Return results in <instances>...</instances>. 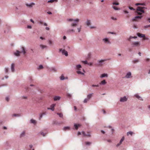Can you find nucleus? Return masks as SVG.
I'll list each match as a JSON object with an SVG mask.
<instances>
[{
    "label": "nucleus",
    "instance_id": "nucleus-56",
    "mask_svg": "<svg viewBox=\"0 0 150 150\" xmlns=\"http://www.w3.org/2000/svg\"><path fill=\"white\" fill-rule=\"evenodd\" d=\"M92 64H93L92 63L90 62V63H88V65H89V66H91L92 65Z\"/></svg>",
    "mask_w": 150,
    "mask_h": 150
},
{
    "label": "nucleus",
    "instance_id": "nucleus-29",
    "mask_svg": "<svg viewBox=\"0 0 150 150\" xmlns=\"http://www.w3.org/2000/svg\"><path fill=\"white\" fill-rule=\"evenodd\" d=\"M81 65L80 64L77 65L76 66V68L77 69H79L81 68Z\"/></svg>",
    "mask_w": 150,
    "mask_h": 150
},
{
    "label": "nucleus",
    "instance_id": "nucleus-3",
    "mask_svg": "<svg viewBox=\"0 0 150 150\" xmlns=\"http://www.w3.org/2000/svg\"><path fill=\"white\" fill-rule=\"evenodd\" d=\"M131 45L132 47H138L140 46V43L138 41L132 42L131 43Z\"/></svg>",
    "mask_w": 150,
    "mask_h": 150
},
{
    "label": "nucleus",
    "instance_id": "nucleus-6",
    "mask_svg": "<svg viewBox=\"0 0 150 150\" xmlns=\"http://www.w3.org/2000/svg\"><path fill=\"white\" fill-rule=\"evenodd\" d=\"M105 61H106V59H101L98 60V61L97 65L99 66H101L103 65V62Z\"/></svg>",
    "mask_w": 150,
    "mask_h": 150
},
{
    "label": "nucleus",
    "instance_id": "nucleus-63",
    "mask_svg": "<svg viewBox=\"0 0 150 150\" xmlns=\"http://www.w3.org/2000/svg\"><path fill=\"white\" fill-rule=\"evenodd\" d=\"M121 144H120L119 143H118L117 144V145H116V146L117 147H118Z\"/></svg>",
    "mask_w": 150,
    "mask_h": 150
},
{
    "label": "nucleus",
    "instance_id": "nucleus-36",
    "mask_svg": "<svg viewBox=\"0 0 150 150\" xmlns=\"http://www.w3.org/2000/svg\"><path fill=\"white\" fill-rule=\"evenodd\" d=\"M133 134V132L131 131L128 132L127 133V135H129V134H130L132 136Z\"/></svg>",
    "mask_w": 150,
    "mask_h": 150
},
{
    "label": "nucleus",
    "instance_id": "nucleus-58",
    "mask_svg": "<svg viewBox=\"0 0 150 150\" xmlns=\"http://www.w3.org/2000/svg\"><path fill=\"white\" fill-rule=\"evenodd\" d=\"M101 133H102L103 134H104L105 133V131L103 130H101Z\"/></svg>",
    "mask_w": 150,
    "mask_h": 150
},
{
    "label": "nucleus",
    "instance_id": "nucleus-64",
    "mask_svg": "<svg viewBox=\"0 0 150 150\" xmlns=\"http://www.w3.org/2000/svg\"><path fill=\"white\" fill-rule=\"evenodd\" d=\"M3 129H7V127L5 126H4L3 127Z\"/></svg>",
    "mask_w": 150,
    "mask_h": 150
},
{
    "label": "nucleus",
    "instance_id": "nucleus-30",
    "mask_svg": "<svg viewBox=\"0 0 150 150\" xmlns=\"http://www.w3.org/2000/svg\"><path fill=\"white\" fill-rule=\"evenodd\" d=\"M35 5V4L33 3H32L31 4H26L27 6H28L30 7H32L33 5Z\"/></svg>",
    "mask_w": 150,
    "mask_h": 150
},
{
    "label": "nucleus",
    "instance_id": "nucleus-32",
    "mask_svg": "<svg viewBox=\"0 0 150 150\" xmlns=\"http://www.w3.org/2000/svg\"><path fill=\"white\" fill-rule=\"evenodd\" d=\"M40 133L42 135L43 137H45L46 134V133H44L43 132H40Z\"/></svg>",
    "mask_w": 150,
    "mask_h": 150
},
{
    "label": "nucleus",
    "instance_id": "nucleus-51",
    "mask_svg": "<svg viewBox=\"0 0 150 150\" xmlns=\"http://www.w3.org/2000/svg\"><path fill=\"white\" fill-rule=\"evenodd\" d=\"M129 9L131 10H135V9H134L133 7H131L130 6H129Z\"/></svg>",
    "mask_w": 150,
    "mask_h": 150
},
{
    "label": "nucleus",
    "instance_id": "nucleus-53",
    "mask_svg": "<svg viewBox=\"0 0 150 150\" xmlns=\"http://www.w3.org/2000/svg\"><path fill=\"white\" fill-rule=\"evenodd\" d=\"M82 134L84 136H86V134L85 133V132H84L83 131V132H82Z\"/></svg>",
    "mask_w": 150,
    "mask_h": 150
},
{
    "label": "nucleus",
    "instance_id": "nucleus-14",
    "mask_svg": "<svg viewBox=\"0 0 150 150\" xmlns=\"http://www.w3.org/2000/svg\"><path fill=\"white\" fill-rule=\"evenodd\" d=\"M40 46L42 50L44 49H47L48 47L47 46L42 45H40Z\"/></svg>",
    "mask_w": 150,
    "mask_h": 150
},
{
    "label": "nucleus",
    "instance_id": "nucleus-61",
    "mask_svg": "<svg viewBox=\"0 0 150 150\" xmlns=\"http://www.w3.org/2000/svg\"><path fill=\"white\" fill-rule=\"evenodd\" d=\"M45 29H46L47 30H50V28L48 27H46V28H45Z\"/></svg>",
    "mask_w": 150,
    "mask_h": 150
},
{
    "label": "nucleus",
    "instance_id": "nucleus-44",
    "mask_svg": "<svg viewBox=\"0 0 150 150\" xmlns=\"http://www.w3.org/2000/svg\"><path fill=\"white\" fill-rule=\"evenodd\" d=\"M82 62L84 64H88L87 61L86 60H85L84 61H82Z\"/></svg>",
    "mask_w": 150,
    "mask_h": 150
},
{
    "label": "nucleus",
    "instance_id": "nucleus-2",
    "mask_svg": "<svg viewBox=\"0 0 150 150\" xmlns=\"http://www.w3.org/2000/svg\"><path fill=\"white\" fill-rule=\"evenodd\" d=\"M68 21H72L73 22L71 24V26H75L77 25L78 22L79 21V19H69L67 20Z\"/></svg>",
    "mask_w": 150,
    "mask_h": 150
},
{
    "label": "nucleus",
    "instance_id": "nucleus-48",
    "mask_svg": "<svg viewBox=\"0 0 150 150\" xmlns=\"http://www.w3.org/2000/svg\"><path fill=\"white\" fill-rule=\"evenodd\" d=\"M144 5V4H140V3H137L135 4V5L138 6L139 5Z\"/></svg>",
    "mask_w": 150,
    "mask_h": 150
},
{
    "label": "nucleus",
    "instance_id": "nucleus-8",
    "mask_svg": "<svg viewBox=\"0 0 150 150\" xmlns=\"http://www.w3.org/2000/svg\"><path fill=\"white\" fill-rule=\"evenodd\" d=\"M127 98L125 96H124L123 97H121L120 98V101L121 102L126 101L127 100Z\"/></svg>",
    "mask_w": 150,
    "mask_h": 150
},
{
    "label": "nucleus",
    "instance_id": "nucleus-38",
    "mask_svg": "<svg viewBox=\"0 0 150 150\" xmlns=\"http://www.w3.org/2000/svg\"><path fill=\"white\" fill-rule=\"evenodd\" d=\"M57 0H50L48 1V3H52L54 1H57Z\"/></svg>",
    "mask_w": 150,
    "mask_h": 150
},
{
    "label": "nucleus",
    "instance_id": "nucleus-9",
    "mask_svg": "<svg viewBox=\"0 0 150 150\" xmlns=\"http://www.w3.org/2000/svg\"><path fill=\"white\" fill-rule=\"evenodd\" d=\"M25 131H23L20 134L19 137L20 138H22L25 137Z\"/></svg>",
    "mask_w": 150,
    "mask_h": 150
},
{
    "label": "nucleus",
    "instance_id": "nucleus-26",
    "mask_svg": "<svg viewBox=\"0 0 150 150\" xmlns=\"http://www.w3.org/2000/svg\"><path fill=\"white\" fill-rule=\"evenodd\" d=\"M48 43L50 45H52L53 43V41H52L50 39H49L48 40Z\"/></svg>",
    "mask_w": 150,
    "mask_h": 150
},
{
    "label": "nucleus",
    "instance_id": "nucleus-22",
    "mask_svg": "<svg viewBox=\"0 0 150 150\" xmlns=\"http://www.w3.org/2000/svg\"><path fill=\"white\" fill-rule=\"evenodd\" d=\"M60 98V97L59 96H55L54 98V101H57L59 100Z\"/></svg>",
    "mask_w": 150,
    "mask_h": 150
},
{
    "label": "nucleus",
    "instance_id": "nucleus-25",
    "mask_svg": "<svg viewBox=\"0 0 150 150\" xmlns=\"http://www.w3.org/2000/svg\"><path fill=\"white\" fill-rule=\"evenodd\" d=\"M70 127H64L63 128V130L64 131H66L67 130H69L70 129Z\"/></svg>",
    "mask_w": 150,
    "mask_h": 150
},
{
    "label": "nucleus",
    "instance_id": "nucleus-7",
    "mask_svg": "<svg viewBox=\"0 0 150 150\" xmlns=\"http://www.w3.org/2000/svg\"><path fill=\"white\" fill-rule=\"evenodd\" d=\"M131 73L129 71L127 72L125 76V78L127 79L129 78L132 77Z\"/></svg>",
    "mask_w": 150,
    "mask_h": 150
},
{
    "label": "nucleus",
    "instance_id": "nucleus-18",
    "mask_svg": "<svg viewBox=\"0 0 150 150\" xmlns=\"http://www.w3.org/2000/svg\"><path fill=\"white\" fill-rule=\"evenodd\" d=\"M22 50L21 52H20L21 53H22L24 54H25L26 53V52L25 51V49L24 47H22Z\"/></svg>",
    "mask_w": 150,
    "mask_h": 150
},
{
    "label": "nucleus",
    "instance_id": "nucleus-17",
    "mask_svg": "<svg viewBox=\"0 0 150 150\" xmlns=\"http://www.w3.org/2000/svg\"><path fill=\"white\" fill-rule=\"evenodd\" d=\"M56 105V104H52L51 106V110L52 111H54V107Z\"/></svg>",
    "mask_w": 150,
    "mask_h": 150
},
{
    "label": "nucleus",
    "instance_id": "nucleus-60",
    "mask_svg": "<svg viewBox=\"0 0 150 150\" xmlns=\"http://www.w3.org/2000/svg\"><path fill=\"white\" fill-rule=\"evenodd\" d=\"M102 111H103L104 114H106V112H105V111L103 109L102 110Z\"/></svg>",
    "mask_w": 150,
    "mask_h": 150
},
{
    "label": "nucleus",
    "instance_id": "nucleus-42",
    "mask_svg": "<svg viewBox=\"0 0 150 150\" xmlns=\"http://www.w3.org/2000/svg\"><path fill=\"white\" fill-rule=\"evenodd\" d=\"M71 32H74V30H73L72 29L71 30H69L67 31V32L68 33H70Z\"/></svg>",
    "mask_w": 150,
    "mask_h": 150
},
{
    "label": "nucleus",
    "instance_id": "nucleus-10",
    "mask_svg": "<svg viewBox=\"0 0 150 150\" xmlns=\"http://www.w3.org/2000/svg\"><path fill=\"white\" fill-rule=\"evenodd\" d=\"M46 115V112H43L42 113H40L39 115V120H40L42 118V117L43 116L45 115Z\"/></svg>",
    "mask_w": 150,
    "mask_h": 150
},
{
    "label": "nucleus",
    "instance_id": "nucleus-47",
    "mask_svg": "<svg viewBox=\"0 0 150 150\" xmlns=\"http://www.w3.org/2000/svg\"><path fill=\"white\" fill-rule=\"evenodd\" d=\"M113 5H117L119 4V3L118 2L116 3V2H113L112 3Z\"/></svg>",
    "mask_w": 150,
    "mask_h": 150
},
{
    "label": "nucleus",
    "instance_id": "nucleus-11",
    "mask_svg": "<svg viewBox=\"0 0 150 150\" xmlns=\"http://www.w3.org/2000/svg\"><path fill=\"white\" fill-rule=\"evenodd\" d=\"M134 96H135L139 100H143V99L142 98V97L140 96L138 94H135L134 95Z\"/></svg>",
    "mask_w": 150,
    "mask_h": 150
},
{
    "label": "nucleus",
    "instance_id": "nucleus-34",
    "mask_svg": "<svg viewBox=\"0 0 150 150\" xmlns=\"http://www.w3.org/2000/svg\"><path fill=\"white\" fill-rule=\"evenodd\" d=\"M77 73L78 74H82L83 75H84V74L83 73L79 71H77Z\"/></svg>",
    "mask_w": 150,
    "mask_h": 150
},
{
    "label": "nucleus",
    "instance_id": "nucleus-59",
    "mask_svg": "<svg viewBox=\"0 0 150 150\" xmlns=\"http://www.w3.org/2000/svg\"><path fill=\"white\" fill-rule=\"evenodd\" d=\"M27 28H30V29H31V28H32V27L30 25H28V26H27Z\"/></svg>",
    "mask_w": 150,
    "mask_h": 150
},
{
    "label": "nucleus",
    "instance_id": "nucleus-1",
    "mask_svg": "<svg viewBox=\"0 0 150 150\" xmlns=\"http://www.w3.org/2000/svg\"><path fill=\"white\" fill-rule=\"evenodd\" d=\"M144 8H145L144 7H140L138 6L137 7L136 11V13L140 16H136L132 18V21L133 22H138L139 21V20L141 19L143 17V16H142V13H144V11L143 9Z\"/></svg>",
    "mask_w": 150,
    "mask_h": 150
},
{
    "label": "nucleus",
    "instance_id": "nucleus-23",
    "mask_svg": "<svg viewBox=\"0 0 150 150\" xmlns=\"http://www.w3.org/2000/svg\"><path fill=\"white\" fill-rule=\"evenodd\" d=\"M80 125L79 124H74V127H75V129L76 130H77L78 129L79 127L80 126Z\"/></svg>",
    "mask_w": 150,
    "mask_h": 150
},
{
    "label": "nucleus",
    "instance_id": "nucleus-12",
    "mask_svg": "<svg viewBox=\"0 0 150 150\" xmlns=\"http://www.w3.org/2000/svg\"><path fill=\"white\" fill-rule=\"evenodd\" d=\"M15 65L14 63H12L11 65V69L12 72H14L15 71Z\"/></svg>",
    "mask_w": 150,
    "mask_h": 150
},
{
    "label": "nucleus",
    "instance_id": "nucleus-24",
    "mask_svg": "<svg viewBox=\"0 0 150 150\" xmlns=\"http://www.w3.org/2000/svg\"><path fill=\"white\" fill-rule=\"evenodd\" d=\"M107 83L105 80H103L100 83V85H105Z\"/></svg>",
    "mask_w": 150,
    "mask_h": 150
},
{
    "label": "nucleus",
    "instance_id": "nucleus-39",
    "mask_svg": "<svg viewBox=\"0 0 150 150\" xmlns=\"http://www.w3.org/2000/svg\"><path fill=\"white\" fill-rule=\"evenodd\" d=\"M60 79L61 80H63L65 79V78L63 75H62L60 77Z\"/></svg>",
    "mask_w": 150,
    "mask_h": 150
},
{
    "label": "nucleus",
    "instance_id": "nucleus-45",
    "mask_svg": "<svg viewBox=\"0 0 150 150\" xmlns=\"http://www.w3.org/2000/svg\"><path fill=\"white\" fill-rule=\"evenodd\" d=\"M112 8L115 10H118L119 9L115 6H113Z\"/></svg>",
    "mask_w": 150,
    "mask_h": 150
},
{
    "label": "nucleus",
    "instance_id": "nucleus-40",
    "mask_svg": "<svg viewBox=\"0 0 150 150\" xmlns=\"http://www.w3.org/2000/svg\"><path fill=\"white\" fill-rule=\"evenodd\" d=\"M8 68L5 67V71L6 73H7L8 72Z\"/></svg>",
    "mask_w": 150,
    "mask_h": 150
},
{
    "label": "nucleus",
    "instance_id": "nucleus-57",
    "mask_svg": "<svg viewBox=\"0 0 150 150\" xmlns=\"http://www.w3.org/2000/svg\"><path fill=\"white\" fill-rule=\"evenodd\" d=\"M81 27L77 28L78 32H79L81 30Z\"/></svg>",
    "mask_w": 150,
    "mask_h": 150
},
{
    "label": "nucleus",
    "instance_id": "nucleus-13",
    "mask_svg": "<svg viewBox=\"0 0 150 150\" xmlns=\"http://www.w3.org/2000/svg\"><path fill=\"white\" fill-rule=\"evenodd\" d=\"M21 52L18 50H17L16 52H15L14 54L16 56H20V53Z\"/></svg>",
    "mask_w": 150,
    "mask_h": 150
},
{
    "label": "nucleus",
    "instance_id": "nucleus-19",
    "mask_svg": "<svg viewBox=\"0 0 150 150\" xmlns=\"http://www.w3.org/2000/svg\"><path fill=\"white\" fill-rule=\"evenodd\" d=\"M12 117H20L22 116L21 114H13L12 115Z\"/></svg>",
    "mask_w": 150,
    "mask_h": 150
},
{
    "label": "nucleus",
    "instance_id": "nucleus-16",
    "mask_svg": "<svg viewBox=\"0 0 150 150\" xmlns=\"http://www.w3.org/2000/svg\"><path fill=\"white\" fill-rule=\"evenodd\" d=\"M138 36L140 38H145V35L144 34H141L139 33H137Z\"/></svg>",
    "mask_w": 150,
    "mask_h": 150
},
{
    "label": "nucleus",
    "instance_id": "nucleus-33",
    "mask_svg": "<svg viewBox=\"0 0 150 150\" xmlns=\"http://www.w3.org/2000/svg\"><path fill=\"white\" fill-rule=\"evenodd\" d=\"M86 24L88 26H89L91 25V21L90 20H87L86 21Z\"/></svg>",
    "mask_w": 150,
    "mask_h": 150
},
{
    "label": "nucleus",
    "instance_id": "nucleus-27",
    "mask_svg": "<svg viewBox=\"0 0 150 150\" xmlns=\"http://www.w3.org/2000/svg\"><path fill=\"white\" fill-rule=\"evenodd\" d=\"M30 122L31 123H33V124H35L36 123V121L35 120H33V119H31L30 120Z\"/></svg>",
    "mask_w": 150,
    "mask_h": 150
},
{
    "label": "nucleus",
    "instance_id": "nucleus-21",
    "mask_svg": "<svg viewBox=\"0 0 150 150\" xmlns=\"http://www.w3.org/2000/svg\"><path fill=\"white\" fill-rule=\"evenodd\" d=\"M108 75L107 74H103L100 76V77L101 78H103L105 77H108Z\"/></svg>",
    "mask_w": 150,
    "mask_h": 150
},
{
    "label": "nucleus",
    "instance_id": "nucleus-20",
    "mask_svg": "<svg viewBox=\"0 0 150 150\" xmlns=\"http://www.w3.org/2000/svg\"><path fill=\"white\" fill-rule=\"evenodd\" d=\"M50 70L51 71L54 72H56L57 71V69L55 68V67H54L50 68Z\"/></svg>",
    "mask_w": 150,
    "mask_h": 150
},
{
    "label": "nucleus",
    "instance_id": "nucleus-46",
    "mask_svg": "<svg viewBox=\"0 0 150 150\" xmlns=\"http://www.w3.org/2000/svg\"><path fill=\"white\" fill-rule=\"evenodd\" d=\"M92 86L93 87H98L99 86V85L98 84H97V85L93 84V85H92Z\"/></svg>",
    "mask_w": 150,
    "mask_h": 150
},
{
    "label": "nucleus",
    "instance_id": "nucleus-5",
    "mask_svg": "<svg viewBox=\"0 0 150 150\" xmlns=\"http://www.w3.org/2000/svg\"><path fill=\"white\" fill-rule=\"evenodd\" d=\"M103 41L105 44H110L111 42L108 38H103Z\"/></svg>",
    "mask_w": 150,
    "mask_h": 150
},
{
    "label": "nucleus",
    "instance_id": "nucleus-35",
    "mask_svg": "<svg viewBox=\"0 0 150 150\" xmlns=\"http://www.w3.org/2000/svg\"><path fill=\"white\" fill-rule=\"evenodd\" d=\"M89 100L87 98H86L84 99V100H83V102L84 103H87L88 101Z\"/></svg>",
    "mask_w": 150,
    "mask_h": 150
},
{
    "label": "nucleus",
    "instance_id": "nucleus-41",
    "mask_svg": "<svg viewBox=\"0 0 150 150\" xmlns=\"http://www.w3.org/2000/svg\"><path fill=\"white\" fill-rule=\"evenodd\" d=\"M85 144L86 145H89L91 144V143L90 142H86Z\"/></svg>",
    "mask_w": 150,
    "mask_h": 150
},
{
    "label": "nucleus",
    "instance_id": "nucleus-31",
    "mask_svg": "<svg viewBox=\"0 0 150 150\" xmlns=\"http://www.w3.org/2000/svg\"><path fill=\"white\" fill-rule=\"evenodd\" d=\"M125 139V137H123L122 138H121V140H120V142H119V143L120 144H121L122 142H123V141Z\"/></svg>",
    "mask_w": 150,
    "mask_h": 150
},
{
    "label": "nucleus",
    "instance_id": "nucleus-62",
    "mask_svg": "<svg viewBox=\"0 0 150 150\" xmlns=\"http://www.w3.org/2000/svg\"><path fill=\"white\" fill-rule=\"evenodd\" d=\"M121 144H120L119 143H118L117 144V145H116V146L117 147H118Z\"/></svg>",
    "mask_w": 150,
    "mask_h": 150
},
{
    "label": "nucleus",
    "instance_id": "nucleus-50",
    "mask_svg": "<svg viewBox=\"0 0 150 150\" xmlns=\"http://www.w3.org/2000/svg\"><path fill=\"white\" fill-rule=\"evenodd\" d=\"M86 136H87L88 137H90L91 135L89 133H88V134H86Z\"/></svg>",
    "mask_w": 150,
    "mask_h": 150
},
{
    "label": "nucleus",
    "instance_id": "nucleus-37",
    "mask_svg": "<svg viewBox=\"0 0 150 150\" xmlns=\"http://www.w3.org/2000/svg\"><path fill=\"white\" fill-rule=\"evenodd\" d=\"M139 62V60L137 59H134L132 61L133 62L134 64H135L137 62Z\"/></svg>",
    "mask_w": 150,
    "mask_h": 150
},
{
    "label": "nucleus",
    "instance_id": "nucleus-43",
    "mask_svg": "<svg viewBox=\"0 0 150 150\" xmlns=\"http://www.w3.org/2000/svg\"><path fill=\"white\" fill-rule=\"evenodd\" d=\"M43 66L42 65H40L38 67V69H42L43 68Z\"/></svg>",
    "mask_w": 150,
    "mask_h": 150
},
{
    "label": "nucleus",
    "instance_id": "nucleus-4",
    "mask_svg": "<svg viewBox=\"0 0 150 150\" xmlns=\"http://www.w3.org/2000/svg\"><path fill=\"white\" fill-rule=\"evenodd\" d=\"M59 52H61L62 54L65 55L66 56H68L67 52L64 49H59Z\"/></svg>",
    "mask_w": 150,
    "mask_h": 150
},
{
    "label": "nucleus",
    "instance_id": "nucleus-28",
    "mask_svg": "<svg viewBox=\"0 0 150 150\" xmlns=\"http://www.w3.org/2000/svg\"><path fill=\"white\" fill-rule=\"evenodd\" d=\"M57 114L59 115L60 117L62 118L63 117V115L62 113L57 112Z\"/></svg>",
    "mask_w": 150,
    "mask_h": 150
},
{
    "label": "nucleus",
    "instance_id": "nucleus-55",
    "mask_svg": "<svg viewBox=\"0 0 150 150\" xmlns=\"http://www.w3.org/2000/svg\"><path fill=\"white\" fill-rule=\"evenodd\" d=\"M6 100L7 101H8L9 100V98L8 97H6Z\"/></svg>",
    "mask_w": 150,
    "mask_h": 150
},
{
    "label": "nucleus",
    "instance_id": "nucleus-52",
    "mask_svg": "<svg viewBox=\"0 0 150 150\" xmlns=\"http://www.w3.org/2000/svg\"><path fill=\"white\" fill-rule=\"evenodd\" d=\"M67 96L69 97H71V95L69 93H67Z\"/></svg>",
    "mask_w": 150,
    "mask_h": 150
},
{
    "label": "nucleus",
    "instance_id": "nucleus-54",
    "mask_svg": "<svg viewBox=\"0 0 150 150\" xmlns=\"http://www.w3.org/2000/svg\"><path fill=\"white\" fill-rule=\"evenodd\" d=\"M150 59L149 58H147L146 59V61L147 62H149L150 61Z\"/></svg>",
    "mask_w": 150,
    "mask_h": 150
},
{
    "label": "nucleus",
    "instance_id": "nucleus-15",
    "mask_svg": "<svg viewBox=\"0 0 150 150\" xmlns=\"http://www.w3.org/2000/svg\"><path fill=\"white\" fill-rule=\"evenodd\" d=\"M93 93H89L87 95V98L89 99L90 100L91 98Z\"/></svg>",
    "mask_w": 150,
    "mask_h": 150
},
{
    "label": "nucleus",
    "instance_id": "nucleus-49",
    "mask_svg": "<svg viewBox=\"0 0 150 150\" xmlns=\"http://www.w3.org/2000/svg\"><path fill=\"white\" fill-rule=\"evenodd\" d=\"M53 123L54 124H55V125H57V124H60L59 123H58V122H53Z\"/></svg>",
    "mask_w": 150,
    "mask_h": 150
}]
</instances>
